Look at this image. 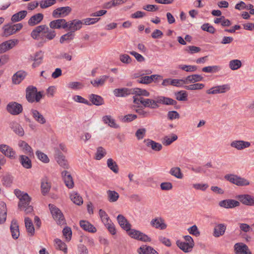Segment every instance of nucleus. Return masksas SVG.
I'll return each instance as SVG.
<instances>
[{"label":"nucleus","mask_w":254,"mask_h":254,"mask_svg":"<svg viewBox=\"0 0 254 254\" xmlns=\"http://www.w3.org/2000/svg\"><path fill=\"white\" fill-rule=\"evenodd\" d=\"M30 59L34 61L32 64V67L35 68L41 64L43 59V55L41 52H37L34 56H31Z\"/></svg>","instance_id":"26"},{"label":"nucleus","mask_w":254,"mask_h":254,"mask_svg":"<svg viewBox=\"0 0 254 254\" xmlns=\"http://www.w3.org/2000/svg\"><path fill=\"white\" fill-rule=\"evenodd\" d=\"M10 232L14 239H17L19 236V226L16 220H12L10 225Z\"/></svg>","instance_id":"27"},{"label":"nucleus","mask_w":254,"mask_h":254,"mask_svg":"<svg viewBox=\"0 0 254 254\" xmlns=\"http://www.w3.org/2000/svg\"><path fill=\"white\" fill-rule=\"evenodd\" d=\"M152 73V71L150 69H147L145 70H142L140 71L138 76H142L138 80V82L139 83L148 84L153 82V78L155 77V75L150 76H143L144 75L150 74Z\"/></svg>","instance_id":"9"},{"label":"nucleus","mask_w":254,"mask_h":254,"mask_svg":"<svg viewBox=\"0 0 254 254\" xmlns=\"http://www.w3.org/2000/svg\"><path fill=\"white\" fill-rule=\"evenodd\" d=\"M18 43L17 40H10L0 44V54L12 49Z\"/></svg>","instance_id":"18"},{"label":"nucleus","mask_w":254,"mask_h":254,"mask_svg":"<svg viewBox=\"0 0 254 254\" xmlns=\"http://www.w3.org/2000/svg\"><path fill=\"white\" fill-rule=\"evenodd\" d=\"M99 215L104 225L111 221L108 215L104 210L100 209L99 211Z\"/></svg>","instance_id":"59"},{"label":"nucleus","mask_w":254,"mask_h":254,"mask_svg":"<svg viewBox=\"0 0 254 254\" xmlns=\"http://www.w3.org/2000/svg\"><path fill=\"white\" fill-rule=\"evenodd\" d=\"M56 159L58 163L63 168L66 169L68 168L69 166L67 161L65 159V157L59 151L56 153Z\"/></svg>","instance_id":"31"},{"label":"nucleus","mask_w":254,"mask_h":254,"mask_svg":"<svg viewBox=\"0 0 254 254\" xmlns=\"http://www.w3.org/2000/svg\"><path fill=\"white\" fill-rule=\"evenodd\" d=\"M139 254H158V253L151 247L147 245H142L137 249Z\"/></svg>","instance_id":"29"},{"label":"nucleus","mask_w":254,"mask_h":254,"mask_svg":"<svg viewBox=\"0 0 254 254\" xmlns=\"http://www.w3.org/2000/svg\"><path fill=\"white\" fill-rule=\"evenodd\" d=\"M106 154V151L105 149L100 146L97 148L95 158L97 160H100Z\"/></svg>","instance_id":"64"},{"label":"nucleus","mask_w":254,"mask_h":254,"mask_svg":"<svg viewBox=\"0 0 254 254\" xmlns=\"http://www.w3.org/2000/svg\"><path fill=\"white\" fill-rule=\"evenodd\" d=\"M176 244L180 249H181L185 253L190 252L191 251L192 248H193L192 246H190L188 243L182 242L179 240L177 241Z\"/></svg>","instance_id":"45"},{"label":"nucleus","mask_w":254,"mask_h":254,"mask_svg":"<svg viewBox=\"0 0 254 254\" xmlns=\"http://www.w3.org/2000/svg\"><path fill=\"white\" fill-rule=\"evenodd\" d=\"M55 247L57 249L63 251L64 253H67V247L65 244L59 239H56L54 241Z\"/></svg>","instance_id":"53"},{"label":"nucleus","mask_w":254,"mask_h":254,"mask_svg":"<svg viewBox=\"0 0 254 254\" xmlns=\"http://www.w3.org/2000/svg\"><path fill=\"white\" fill-rule=\"evenodd\" d=\"M56 3V0H42L39 2L40 7L43 9L48 8Z\"/></svg>","instance_id":"58"},{"label":"nucleus","mask_w":254,"mask_h":254,"mask_svg":"<svg viewBox=\"0 0 254 254\" xmlns=\"http://www.w3.org/2000/svg\"><path fill=\"white\" fill-rule=\"evenodd\" d=\"M19 161L24 168L30 169L32 167L31 160L27 156L20 155L19 157Z\"/></svg>","instance_id":"35"},{"label":"nucleus","mask_w":254,"mask_h":254,"mask_svg":"<svg viewBox=\"0 0 254 254\" xmlns=\"http://www.w3.org/2000/svg\"><path fill=\"white\" fill-rule=\"evenodd\" d=\"M150 225L152 227L161 230L166 229L167 226L164 220L160 217L152 219L150 221Z\"/></svg>","instance_id":"13"},{"label":"nucleus","mask_w":254,"mask_h":254,"mask_svg":"<svg viewBox=\"0 0 254 254\" xmlns=\"http://www.w3.org/2000/svg\"><path fill=\"white\" fill-rule=\"evenodd\" d=\"M169 173L173 176L179 179H182L183 177V174L181 172L180 168L174 167L171 168Z\"/></svg>","instance_id":"50"},{"label":"nucleus","mask_w":254,"mask_h":254,"mask_svg":"<svg viewBox=\"0 0 254 254\" xmlns=\"http://www.w3.org/2000/svg\"><path fill=\"white\" fill-rule=\"evenodd\" d=\"M22 27L23 25L21 23L4 25L3 27L4 35L6 37L11 35L19 31Z\"/></svg>","instance_id":"8"},{"label":"nucleus","mask_w":254,"mask_h":254,"mask_svg":"<svg viewBox=\"0 0 254 254\" xmlns=\"http://www.w3.org/2000/svg\"><path fill=\"white\" fill-rule=\"evenodd\" d=\"M2 182L4 186L10 187L13 182V177L10 175H6L3 176Z\"/></svg>","instance_id":"63"},{"label":"nucleus","mask_w":254,"mask_h":254,"mask_svg":"<svg viewBox=\"0 0 254 254\" xmlns=\"http://www.w3.org/2000/svg\"><path fill=\"white\" fill-rule=\"evenodd\" d=\"M227 226L225 224L220 223L216 224L215 226L213 236L215 238H218L223 236L226 231Z\"/></svg>","instance_id":"20"},{"label":"nucleus","mask_w":254,"mask_h":254,"mask_svg":"<svg viewBox=\"0 0 254 254\" xmlns=\"http://www.w3.org/2000/svg\"><path fill=\"white\" fill-rule=\"evenodd\" d=\"M41 189L42 193L43 195H46L49 192L51 189V184L47 177H45L42 179Z\"/></svg>","instance_id":"34"},{"label":"nucleus","mask_w":254,"mask_h":254,"mask_svg":"<svg viewBox=\"0 0 254 254\" xmlns=\"http://www.w3.org/2000/svg\"><path fill=\"white\" fill-rule=\"evenodd\" d=\"M230 146L237 150H241L249 147L251 146V143L242 140H234L231 142Z\"/></svg>","instance_id":"16"},{"label":"nucleus","mask_w":254,"mask_h":254,"mask_svg":"<svg viewBox=\"0 0 254 254\" xmlns=\"http://www.w3.org/2000/svg\"><path fill=\"white\" fill-rule=\"evenodd\" d=\"M178 139V136L175 134H172L171 135H167L164 137L162 142L165 146H168Z\"/></svg>","instance_id":"46"},{"label":"nucleus","mask_w":254,"mask_h":254,"mask_svg":"<svg viewBox=\"0 0 254 254\" xmlns=\"http://www.w3.org/2000/svg\"><path fill=\"white\" fill-rule=\"evenodd\" d=\"M132 95L134 94V96L136 97L145 96L148 97L150 95L149 92L145 89H142L139 88H132Z\"/></svg>","instance_id":"49"},{"label":"nucleus","mask_w":254,"mask_h":254,"mask_svg":"<svg viewBox=\"0 0 254 254\" xmlns=\"http://www.w3.org/2000/svg\"><path fill=\"white\" fill-rule=\"evenodd\" d=\"M127 232L128 235L131 238L138 240L139 238V235L141 234V232L135 229H131V228L128 231H126Z\"/></svg>","instance_id":"62"},{"label":"nucleus","mask_w":254,"mask_h":254,"mask_svg":"<svg viewBox=\"0 0 254 254\" xmlns=\"http://www.w3.org/2000/svg\"><path fill=\"white\" fill-rule=\"evenodd\" d=\"M14 194L19 199L18 207L22 210L30 204L31 198L27 193L21 191L18 189L14 190Z\"/></svg>","instance_id":"2"},{"label":"nucleus","mask_w":254,"mask_h":254,"mask_svg":"<svg viewBox=\"0 0 254 254\" xmlns=\"http://www.w3.org/2000/svg\"><path fill=\"white\" fill-rule=\"evenodd\" d=\"M67 28L70 30L69 32H72L73 33L75 31L79 30L82 27L83 22L79 20L74 19L73 20L66 22Z\"/></svg>","instance_id":"15"},{"label":"nucleus","mask_w":254,"mask_h":254,"mask_svg":"<svg viewBox=\"0 0 254 254\" xmlns=\"http://www.w3.org/2000/svg\"><path fill=\"white\" fill-rule=\"evenodd\" d=\"M117 219L121 227L124 230L128 231L131 228V224L123 215L119 214L117 216Z\"/></svg>","instance_id":"21"},{"label":"nucleus","mask_w":254,"mask_h":254,"mask_svg":"<svg viewBox=\"0 0 254 254\" xmlns=\"http://www.w3.org/2000/svg\"><path fill=\"white\" fill-rule=\"evenodd\" d=\"M10 127L13 131L20 136L24 134V131L23 127L16 122H12L10 124Z\"/></svg>","instance_id":"32"},{"label":"nucleus","mask_w":254,"mask_h":254,"mask_svg":"<svg viewBox=\"0 0 254 254\" xmlns=\"http://www.w3.org/2000/svg\"><path fill=\"white\" fill-rule=\"evenodd\" d=\"M239 201L243 204L249 206L254 205V196L249 194H242L238 196Z\"/></svg>","instance_id":"22"},{"label":"nucleus","mask_w":254,"mask_h":254,"mask_svg":"<svg viewBox=\"0 0 254 254\" xmlns=\"http://www.w3.org/2000/svg\"><path fill=\"white\" fill-rule=\"evenodd\" d=\"M71 11V8L69 6L61 7L53 11L52 16L55 18L64 17L68 15Z\"/></svg>","instance_id":"7"},{"label":"nucleus","mask_w":254,"mask_h":254,"mask_svg":"<svg viewBox=\"0 0 254 254\" xmlns=\"http://www.w3.org/2000/svg\"><path fill=\"white\" fill-rule=\"evenodd\" d=\"M219 205L220 207L225 208H233L240 205V202L234 199H225L221 200L219 202Z\"/></svg>","instance_id":"17"},{"label":"nucleus","mask_w":254,"mask_h":254,"mask_svg":"<svg viewBox=\"0 0 254 254\" xmlns=\"http://www.w3.org/2000/svg\"><path fill=\"white\" fill-rule=\"evenodd\" d=\"M89 99L92 102V104L96 106H100L104 104L103 98L96 94H91L89 96Z\"/></svg>","instance_id":"42"},{"label":"nucleus","mask_w":254,"mask_h":254,"mask_svg":"<svg viewBox=\"0 0 254 254\" xmlns=\"http://www.w3.org/2000/svg\"><path fill=\"white\" fill-rule=\"evenodd\" d=\"M114 94L116 97H126L129 95H132V88H122L115 89Z\"/></svg>","instance_id":"25"},{"label":"nucleus","mask_w":254,"mask_h":254,"mask_svg":"<svg viewBox=\"0 0 254 254\" xmlns=\"http://www.w3.org/2000/svg\"><path fill=\"white\" fill-rule=\"evenodd\" d=\"M44 15L38 13L32 16L28 21V24L30 26H34L39 24L43 19Z\"/></svg>","instance_id":"24"},{"label":"nucleus","mask_w":254,"mask_h":254,"mask_svg":"<svg viewBox=\"0 0 254 254\" xmlns=\"http://www.w3.org/2000/svg\"><path fill=\"white\" fill-rule=\"evenodd\" d=\"M70 198L74 203L78 205H80L83 203L82 197L76 192H72L70 194Z\"/></svg>","instance_id":"51"},{"label":"nucleus","mask_w":254,"mask_h":254,"mask_svg":"<svg viewBox=\"0 0 254 254\" xmlns=\"http://www.w3.org/2000/svg\"><path fill=\"white\" fill-rule=\"evenodd\" d=\"M204 84L202 83H193L189 85H186L184 88L187 90H200L203 88Z\"/></svg>","instance_id":"60"},{"label":"nucleus","mask_w":254,"mask_h":254,"mask_svg":"<svg viewBox=\"0 0 254 254\" xmlns=\"http://www.w3.org/2000/svg\"><path fill=\"white\" fill-rule=\"evenodd\" d=\"M18 146L22 149L25 154H26L30 156L34 155L33 150L32 147L25 141H19Z\"/></svg>","instance_id":"23"},{"label":"nucleus","mask_w":254,"mask_h":254,"mask_svg":"<svg viewBox=\"0 0 254 254\" xmlns=\"http://www.w3.org/2000/svg\"><path fill=\"white\" fill-rule=\"evenodd\" d=\"M27 14L26 10H21L14 14H13L11 18V20L13 22H16L21 20L24 19Z\"/></svg>","instance_id":"47"},{"label":"nucleus","mask_w":254,"mask_h":254,"mask_svg":"<svg viewBox=\"0 0 254 254\" xmlns=\"http://www.w3.org/2000/svg\"><path fill=\"white\" fill-rule=\"evenodd\" d=\"M7 215V208L6 204L3 202H0V224L5 222Z\"/></svg>","instance_id":"36"},{"label":"nucleus","mask_w":254,"mask_h":254,"mask_svg":"<svg viewBox=\"0 0 254 254\" xmlns=\"http://www.w3.org/2000/svg\"><path fill=\"white\" fill-rule=\"evenodd\" d=\"M109 76L108 75H102L99 78L91 81V83L95 87L102 86L105 84Z\"/></svg>","instance_id":"43"},{"label":"nucleus","mask_w":254,"mask_h":254,"mask_svg":"<svg viewBox=\"0 0 254 254\" xmlns=\"http://www.w3.org/2000/svg\"><path fill=\"white\" fill-rule=\"evenodd\" d=\"M203 77L199 74H192L185 78L186 84L194 83L203 80Z\"/></svg>","instance_id":"39"},{"label":"nucleus","mask_w":254,"mask_h":254,"mask_svg":"<svg viewBox=\"0 0 254 254\" xmlns=\"http://www.w3.org/2000/svg\"><path fill=\"white\" fill-rule=\"evenodd\" d=\"M74 37V34L72 32H68L67 33L62 35L60 39V42L61 44L64 43L65 42H69Z\"/></svg>","instance_id":"54"},{"label":"nucleus","mask_w":254,"mask_h":254,"mask_svg":"<svg viewBox=\"0 0 254 254\" xmlns=\"http://www.w3.org/2000/svg\"><path fill=\"white\" fill-rule=\"evenodd\" d=\"M234 250L236 254H252L248 247L242 243H236L234 245Z\"/></svg>","instance_id":"19"},{"label":"nucleus","mask_w":254,"mask_h":254,"mask_svg":"<svg viewBox=\"0 0 254 254\" xmlns=\"http://www.w3.org/2000/svg\"><path fill=\"white\" fill-rule=\"evenodd\" d=\"M133 103L135 104L139 105L141 104L144 107L150 108L151 109H156L159 107L157 104V100L156 101L150 99H145L142 97H136L134 96Z\"/></svg>","instance_id":"3"},{"label":"nucleus","mask_w":254,"mask_h":254,"mask_svg":"<svg viewBox=\"0 0 254 254\" xmlns=\"http://www.w3.org/2000/svg\"><path fill=\"white\" fill-rule=\"evenodd\" d=\"M41 33L44 34V36L49 40H53L56 36V31L54 30L50 29L46 25H41L37 26L32 31L31 36L34 39H38Z\"/></svg>","instance_id":"1"},{"label":"nucleus","mask_w":254,"mask_h":254,"mask_svg":"<svg viewBox=\"0 0 254 254\" xmlns=\"http://www.w3.org/2000/svg\"><path fill=\"white\" fill-rule=\"evenodd\" d=\"M49 26L51 29H65L67 28L66 21L64 19H58L51 21Z\"/></svg>","instance_id":"14"},{"label":"nucleus","mask_w":254,"mask_h":254,"mask_svg":"<svg viewBox=\"0 0 254 254\" xmlns=\"http://www.w3.org/2000/svg\"><path fill=\"white\" fill-rule=\"evenodd\" d=\"M119 197V194L115 190H108L107 191V198L110 202H116Z\"/></svg>","instance_id":"41"},{"label":"nucleus","mask_w":254,"mask_h":254,"mask_svg":"<svg viewBox=\"0 0 254 254\" xmlns=\"http://www.w3.org/2000/svg\"><path fill=\"white\" fill-rule=\"evenodd\" d=\"M26 73L20 70L15 73L12 77V82L15 84H19L25 77Z\"/></svg>","instance_id":"30"},{"label":"nucleus","mask_w":254,"mask_h":254,"mask_svg":"<svg viewBox=\"0 0 254 254\" xmlns=\"http://www.w3.org/2000/svg\"><path fill=\"white\" fill-rule=\"evenodd\" d=\"M25 225L28 234L33 236L35 233V229L32 220L29 217H25L24 219Z\"/></svg>","instance_id":"44"},{"label":"nucleus","mask_w":254,"mask_h":254,"mask_svg":"<svg viewBox=\"0 0 254 254\" xmlns=\"http://www.w3.org/2000/svg\"><path fill=\"white\" fill-rule=\"evenodd\" d=\"M107 166L115 173L119 172V167L115 161L112 158H109L107 161Z\"/></svg>","instance_id":"55"},{"label":"nucleus","mask_w":254,"mask_h":254,"mask_svg":"<svg viewBox=\"0 0 254 254\" xmlns=\"http://www.w3.org/2000/svg\"><path fill=\"white\" fill-rule=\"evenodd\" d=\"M176 98L180 101H186L188 100V94L185 90H181L175 93Z\"/></svg>","instance_id":"57"},{"label":"nucleus","mask_w":254,"mask_h":254,"mask_svg":"<svg viewBox=\"0 0 254 254\" xmlns=\"http://www.w3.org/2000/svg\"><path fill=\"white\" fill-rule=\"evenodd\" d=\"M36 155H37L38 158L43 162L45 163H47L49 162L50 160L49 158L48 157L47 155L44 153L43 152L37 150L36 152Z\"/></svg>","instance_id":"61"},{"label":"nucleus","mask_w":254,"mask_h":254,"mask_svg":"<svg viewBox=\"0 0 254 254\" xmlns=\"http://www.w3.org/2000/svg\"><path fill=\"white\" fill-rule=\"evenodd\" d=\"M0 151L5 156L14 159L16 158L15 151L9 146L6 144L0 145Z\"/></svg>","instance_id":"11"},{"label":"nucleus","mask_w":254,"mask_h":254,"mask_svg":"<svg viewBox=\"0 0 254 254\" xmlns=\"http://www.w3.org/2000/svg\"><path fill=\"white\" fill-rule=\"evenodd\" d=\"M230 86L228 84H223L213 87L206 91L208 94H216L219 93H224L229 90Z\"/></svg>","instance_id":"10"},{"label":"nucleus","mask_w":254,"mask_h":254,"mask_svg":"<svg viewBox=\"0 0 254 254\" xmlns=\"http://www.w3.org/2000/svg\"><path fill=\"white\" fill-rule=\"evenodd\" d=\"M31 113L33 117L37 122L41 124H44L46 123V119L37 110H32Z\"/></svg>","instance_id":"48"},{"label":"nucleus","mask_w":254,"mask_h":254,"mask_svg":"<svg viewBox=\"0 0 254 254\" xmlns=\"http://www.w3.org/2000/svg\"><path fill=\"white\" fill-rule=\"evenodd\" d=\"M7 111L12 115H18L21 113L23 108L21 104L16 102H10L6 106Z\"/></svg>","instance_id":"6"},{"label":"nucleus","mask_w":254,"mask_h":254,"mask_svg":"<svg viewBox=\"0 0 254 254\" xmlns=\"http://www.w3.org/2000/svg\"><path fill=\"white\" fill-rule=\"evenodd\" d=\"M242 65L241 61L237 59L232 60L229 63V68L233 70L239 69L242 66Z\"/></svg>","instance_id":"52"},{"label":"nucleus","mask_w":254,"mask_h":254,"mask_svg":"<svg viewBox=\"0 0 254 254\" xmlns=\"http://www.w3.org/2000/svg\"><path fill=\"white\" fill-rule=\"evenodd\" d=\"M224 178L226 180L238 186H246L250 184V182L248 180L236 175L227 174Z\"/></svg>","instance_id":"4"},{"label":"nucleus","mask_w":254,"mask_h":254,"mask_svg":"<svg viewBox=\"0 0 254 254\" xmlns=\"http://www.w3.org/2000/svg\"><path fill=\"white\" fill-rule=\"evenodd\" d=\"M146 145L148 147H150L151 149L156 151H160L162 148V145L150 139H146L144 140Z\"/></svg>","instance_id":"33"},{"label":"nucleus","mask_w":254,"mask_h":254,"mask_svg":"<svg viewBox=\"0 0 254 254\" xmlns=\"http://www.w3.org/2000/svg\"><path fill=\"white\" fill-rule=\"evenodd\" d=\"M79 223L80 227L86 231L91 233H95L96 231V228L87 221L81 220Z\"/></svg>","instance_id":"38"},{"label":"nucleus","mask_w":254,"mask_h":254,"mask_svg":"<svg viewBox=\"0 0 254 254\" xmlns=\"http://www.w3.org/2000/svg\"><path fill=\"white\" fill-rule=\"evenodd\" d=\"M49 207L53 218L57 221L58 224L63 225L64 224V217L61 211L52 204H49Z\"/></svg>","instance_id":"5"},{"label":"nucleus","mask_w":254,"mask_h":254,"mask_svg":"<svg viewBox=\"0 0 254 254\" xmlns=\"http://www.w3.org/2000/svg\"><path fill=\"white\" fill-rule=\"evenodd\" d=\"M37 88L34 86H29L26 89V97L28 102L33 103L35 101V95Z\"/></svg>","instance_id":"28"},{"label":"nucleus","mask_w":254,"mask_h":254,"mask_svg":"<svg viewBox=\"0 0 254 254\" xmlns=\"http://www.w3.org/2000/svg\"><path fill=\"white\" fill-rule=\"evenodd\" d=\"M157 99L158 103L167 105H176L177 103L176 100L164 96H159Z\"/></svg>","instance_id":"40"},{"label":"nucleus","mask_w":254,"mask_h":254,"mask_svg":"<svg viewBox=\"0 0 254 254\" xmlns=\"http://www.w3.org/2000/svg\"><path fill=\"white\" fill-rule=\"evenodd\" d=\"M221 69V67L219 65H212L203 67L202 71L206 73H215L218 72Z\"/></svg>","instance_id":"56"},{"label":"nucleus","mask_w":254,"mask_h":254,"mask_svg":"<svg viewBox=\"0 0 254 254\" xmlns=\"http://www.w3.org/2000/svg\"><path fill=\"white\" fill-rule=\"evenodd\" d=\"M102 120L105 124H108V125L111 127L114 128H118L119 127V126L116 124L115 120L110 115L103 116Z\"/></svg>","instance_id":"37"},{"label":"nucleus","mask_w":254,"mask_h":254,"mask_svg":"<svg viewBox=\"0 0 254 254\" xmlns=\"http://www.w3.org/2000/svg\"><path fill=\"white\" fill-rule=\"evenodd\" d=\"M61 175L65 185L68 189L73 188L74 182L71 173L67 170H64L62 172Z\"/></svg>","instance_id":"12"}]
</instances>
